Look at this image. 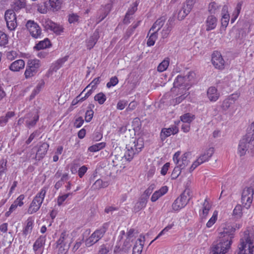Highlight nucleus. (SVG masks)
I'll use <instances>...</instances> for the list:
<instances>
[{"mask_svg": "<svg viewBox=\"0 0 254 254\" xmlns=\"http://www.w3.org/2000/svg\"><path fill=\"white\" fill-rule=\"evenodd\" d=\"M25 62L23 60H17L12 62L9 66V69L12 71H19L24 68Z\"/></svg>", "mask_w": 254, "mask_h": 254, "instance_id": "393cba45", "label": "nucleus"}, {"mask_svg": "<svg viewBox=\"0 0 254 254\" xmlns=\"http://www.w3.org/2000/svg\"><path fill=\"white\" fill-rule=\"evenodd\" d=\"M174 224L172 223V224H169L168 226H167L166 227H165L159 234L157 236V237L152 241H154L156 240H157V239H158L160 237H161L162 235H163V234H165L166 233H167V232H168L170 229H171L174 226Z\"/></svg>", "mask_w": 254, "mask_h": 254, "instance_id": "3c124183", "label": "nucleus"}, {"mask_svg": "<svg viewBox=\"0 0 254 254\" xmlns=\"http://www.w3.org/2000/svg\"><path fill=\"white\" fill-rule=\"evenodd\" d=\"M217 7L218 6L216 2H211L209 4L208 11L211 13H214Z\"/></svg>", "mask_w": 254, "mask_h": 254, "instance_id": "338daca9", "label": "nucleus"}, {"mask_svg": "<svg viewBox=\"0 0 254 254\" xmlns=\"http://www.w3.org/2000/svg\"><path fill=\"white\" fill-rule=\"evenodd\" d=\"M195 2V0H187L186 5L185 6L184 12L186 14H188L192 8H193L194 4Z\"/></svg>", "mask_w": 254, "mask_h": 254, "instance_id": "a18cd8bd", "label": "nucleus"}, {"mask_svg": "<svg viewBox=\"0 0 254 254\" xmlns=\"http://www.w3.org/2000/svg\"><path fill=\"white\" fill-rule=\"evenodd\" d=\"M140 22L141 21L139 20L136 23L132 24V25L128 28L127 33H128L129 35L133 33L134 30L140 25Z\"/></svg>", "mask_w": 254, "mask_h": 254, "instance_id": "0e129e2a", "label": "nucleus"}, {"mask_svg": "<svg viewBox=\"0 0 254 254\" xmlns=\"http://www.w3.org/2000/svg\"><path fill=\"white\" fill-rule=\"evenodd\" d=\"M108 224L104 223L101 227L96 230L91 236L86 239L85 243L87 247H89L98 242L104 235L108 228Z\"/></svg>", "mask_w": 254, "mask_h": 254, "instance_id": "423d86ee", "label": "nucleus"}, {"mask_svg": "<svg viewBox=\"0 0 254 254\" xmlns=\"http://www.w3.org/2000/svg\"><path fill=\"white\" fill-rule=\"evenodd\" d=\"M25 198L24 194H20L14 201V203L18 206L21 207L23 205V200Z\"/></svg>", "mask_w": 254, "mask_h": 254, "instance_id": "052dcab7", "label": "nucleus"}, {"mask_svg": "<svg viewBox=\"0 0 254 254\" xmlns=\"http://www.w3.org/2000/svg\"><path fill=\"white\" fill-rule=\"evenodd\" d=\"M47 190L48 188L44 187L35 195L28 208L27 212L28 214H32L39 210L43 202Z\"/></svg>", "mask_w": 254, "mask_h": 254, "instance_id": "39448f33", "label": "nucleus"}, {"mask_svg": "<svg viewBox=\"0 0 254 254\" xmlns=\"http://www.w3.org/2000/svg\"><path fill=\"white\" fill-rule=\"evenodd\" d=\"M170 63V59L169 58H165L161 63L159 64L157 67V70L159 72H163L165 71Z\"/></svg>", "mask_w": 254, "mask_h": 254, "instance_id": "4c0bfd02", "label": "nucleus"}, {"mask_svg": "<svg viewBox=\"0 0 254 254\" xmlns=\"http://www.w3.org/2000/svg\"><path fill=\"white\" fill-rule=\"evenodd\" d=\"M109 185L108 182H103L101 179H98L93 185L94 189H100L107 187Z\"/></svg>", "mask_w": 254, "mask_h": 254, "instance_id": "37998d69", "label": "nucleus"}, {"mask_svg": "<svg viewBox=\"0 0 254 254\" xmlns=\"http://www.w3.org/2000/svg\"><path fill=\"white\" fill-rule=\"evenodd\" d=\"M50 30L57 34H60L63 32L62 28L56 23H55V25L51 28Z\"/></svg>", "mask_w": 254, "mask_h": 254, "instance_id": "774afa93", "label": "nucleus"}, {"mask_svg": "<svg viewBox=\"0 0 254 254\" xmlns=\"http://www.w3.org/2000/svg\"><path fill=\"white\" fill-rule=\"evenodd\" d=\"M45 85V82L43 80H40L36 85L35 88L33 90L31 97H34L37 94H38L41 90L44 87Z\"/></svg>", "mask_w": 254, "mask_h": 254, "instance_id": "c03bdc74", "label": "nucleus"}, {"mask_svg": "<svg viewBox=\"0 0 254 254\" xmlns=\"http://www.w3.org/2000/svg\"><path fill=\"white\" fill-rule=\"evenodd\" d=\"M217 18L213 15L207 16L205 21V29L209 31L215 29L217 25Z\"/></svg>", "mask_w": 254, "mask_h": 254, "instance_id": "f3484780", "label": "nucleus"}, {"mask_svg": "<svg viewBox=\"0 0 254 254\" xmlns=\"http://www.w3.org/2000/svg\"><path fill=\"white\" fill-rule=\"evenodd\" d=\"M254 194V185L245 188L242 194L241 201L244 206L249 209L253 202Z\"/></svg>", "mask_w": 254, "mask_h": 254, "instance_id": "0eeeda50", "label": "nucleus"}, {"mask_svg": "<svg viewBox=\"0 0 254 254\" xmlns=\"http://www.w3.org/2000/svg\"><path fill=\"white\" fill-rule=\"evenodd\" d=\"M37 73H35L34 71L26 67L24 73V75L25 78L26 79H28L31 78L32 77L34 76Z\"/></svg>", "mask_w": 254, "mask_h": 254, "instance_id": "603ef678", "label": "nucleus"}, {"mask_svg": "<svg viewBox=\"0 0 254 254\" xmlns=\"http://www.w3.org/2000/svg\"><path fill=\"white\" fill-rule=\"evenodd\" d=\"M94 112L93 110H87L85 113V120L86 122H90L93 116Z\"/></svg>", "mask_w": 254, "mask_h": 254, "instance_id": "69168bd1", "label": "nucleus"}, {"mask_svg": "<svg viewBox=\"0 0 254 254\" xmlns=\"http://www.w3.org/2000/svg\"><path fill=\"white\" fill-rule=\"evenodd\" d=\"M211 207L212 205L209 203L208 199L205 198L198 211L200 219L202 221L206 219Z\"/></svg>", "mask_w": 254, "mask_h": 254, "instance_id": "2eb2a0df", "label": "nucleus"}, {"mask_svg": "<svg viewBox=\"0 0 254 254\" xmlns=\"http://www.w3.org/2000/svg\"><path fill=\"white\" fill-rule=\"evenodd\" d=\"M52 46L51 41L48 38H45L44 40L39 42L34 46V49L37 51L45 49L50 48Z\"/></svg>", "mask_w": 254, "mask_h": 254, "instance_id": "c85d7f7f", "label": "nucleus"}, {"mask_svg": "<svg viewBox=\"0 0 254 254\" xmlns=\"http://www.w3.org/2000/svg\"><path fill=\"white\" fill-rule=\"evenodd\" d=\"M41 66V62L37 59H31L28 61L26 67L37 73Z\"/></svg>", "mask_w": 254, "mask_h": 254, "instance_id": "a878e982", "label": "nucleus"}, {"mask_svg": "<svg viewBox=\"0 0 254 254\" xmlns=\"http://www.w3.org/2000/svg\"><path fill=\"white\" fill-rule=\"evenodd\" d=\"M147 38H148L146 44L147 46L151 47L153 46L158 38V33L152 31V33H148Z\"/></svg>", "mask_w": 254, "mask_h": 254, "instance_id": "2f4dec72", "label": "nucleus"}, {"mask_svg": "<svg viewBox=\"0 0 254 254\" xmlns=\"http://www.w3.org/2000/svg\"><path fill=\"white\" fill-rule=\"evenodd\" d=\"M143 249V245L139 244H135L133 247L132 254H141Z\"/></svg>", "mask_w": 254, "mask_h": 254, "instance_id": "6e6d98bb", "label": "nucleus"}, {"mask_svg": "<svg viewBox=\"0 0 254 254\" xmlns=\"http://www.w3.org/2000/svg\"><path fill=\"white\" fill-rule=\"evenodd\" d=\"M37 11L42 14H46L50 10V8L47 1L38 3L37 5Z\"/></svg>", "mask_w": 254, "mask_h": 254, "instance_id": "f704fd0d", "label": "nucleus"}, {"mask_svg": "<svg viewBox=\"0 0 254 254\" xmlns=\"http://www.w3.org/2000/svg\"><path fill=\"white\" fill-rule=\"evenodd\" d=\"M207 96L211 102H216L220 97V93L216 88L211 86L207 89Z\"/></svg>", "mask_w": 254, "mask_h": 254, "instance_id": "412c9836", "label": "nucleus"}, {"mask_svg": "<svg viewBox=\"0 0 254 254\" xmlns=\"http://www.w3.org/2000/svg\"><path fill=\"white\" fill-rule=\"evenodd\" d=\"M195 73L192 71L189 72L186 76L179 75L174 82V88H178L181 91H187L191 86V81L194 78Z\"/></svg>", "mask_w": 254, "mask_h": 254, "instance_id": "20e7f679", "label": "nucleus"}, {"mask_svg": "<svg viewBox=\"0 0 254 254\" xmlns=\"http://www.w3.org/2000/svg\"><path fill=\"white\" fill-rule=\"evenodd\" d=\"M73 194L72 192H69L63 195H59L57 197V204L58 206H61L63 204L64 202L67 199V198Z\"/></svg>", "mask_w": 254, "mask_h": 254, "instance_id": "09e8293b", "label": "nucleus"}, {"mask_svg": "<svg viewBox=\"0 0 254 254\" xmlns=\"http://www.w3.org/2000/svg\"><path fill=\"white\" fill-rule=\"evenodd\" d=\"M68 176H63V177L61 178V179L56 183L55 185V189L56 190L59 189L64 184V182L68 180Z\"/></svg>", "mask_w": 254, "mask_h": 254, "instance_id": "bf43d9fd", "label": "nucleus"}, {"mask_svg": "<svg viewBox=\"0 0 254 254\" xmlns=\"http://www.w3.org/2000/svg\"><path fill=\"white\" fill-rule=\"evenodd\" d=\"M155 188V185L154 184L150 185L149 187L144 191L142 196L147 199L148 198L150 195Z\"/></svg>", "mask_w": 254, "mask_h": 254, "instance_id": "8fccbe9b", "label": "nucleus"}, {"mask_svg": "<svg viewBox=\"0 0 254 254\" xmlns=\"http://www.w3.org/2000/svg\"><path fill=\"white\" fill-rule=\"evenodd\" d=\"M242 207L241 205L238 204L233 210V215L236 218H239L242 217Z\"/></svg>", "mask_w": 254, "mask_h": 254, "instance_id": "de8ad7c7", "label": "nucleus"}, {"mask_svg": "<svg viewBox=\"0 0 254 254\" xmlns=\"http://www.w3.org/2000/svg\"><path fill=\"white\" fill-rule=\"evenodd\" d=\"M168 191V187L166 186L162 187L159 190L155 191L151 197L152 202H155L161 196L165 195Z\"/></svg>", "mask_w": 254, "mask_h": 254, "instance_id": "5701e85b", "label": "nucleus"}, {"mask_svg": "<svg viewBox=\"0 0 254 254\" xmlns=\"http://www.w3.org/2000/svg\"><path fill=\"white\" fill-rule=\"evenodd\" d=\"M94 99L95 101H97L100 105L103 104L107 100V97L104 93L103 92H100L94 97Z\"/></svg>", "mask_w": 254, "mask_h": 254, "instance_id": "79ce46f5", "label": "nucleus"}, {"mask_svg": "<svg viewBox=\"0 0 254 254\" xmlns=\"http://www.w3.org/2000/svg\"><path fill=\"white\" fill-rule=\"evenodd\" d=\"M26 26L32 37L35 39L41 38L42 30L37 23L34 21L29 20L27 22Z\"/></svg>", "mask_w": 254, "mask_h": 254, "instance_id": "9b49d317", "label": "nucleus"}, {"mask_svg": "<svg viewBox=\"0 0 254 254\" xmlns=\"http://www.w3.org/2000/svg\"><path fill=\"white\" fill-rule=\"evenodd\" d=\"M144 139L142 137L132 139L127 145V151L125 157L127 160H131L134 155L138 154L144 148Z\"/></svg>", "mask_w": 254, "mask_h": 254, "instance_id": "7ed1b4c3", "label": "nucleus"}, {"mask_svg": "<svg viewBox=\"0 0 254 254\" xmlns=\"http://www.w3.org/2000/svg\"><path fill=\"white\" fill-rule=\"evenodd\" d=\"M194 118V115L190 113H186L180 117V120L182 122L189 124H190Z\"/></svg>", "mask_w": 254, "mask_h": 254, "instance_id": "ea45409f", "label": "nucleus"}, {"mask_svg": "<svg viewBox=\"0 0 254 254\" xmlns=\"http://www.w3.org/2000/svg\"><path fill=\"white\" fill-rule=\"evenodd\" d=\"M8 42V36L0 30V46H5Z\"/></svg>", "mask_w": 254, "mask_h": 254, "instance_id": "49530a36", "label": "nucleus"}, {"mask_svg": "<svg viewBox=\"0 0 254 254\" xmlns=\"http://www.w3.org/2000/svg\"><path fill=\"white\" fill-rule=\"evenodd\" d=\"M4 18L8 29L14 30L17 27L16 16L15 12L12 9L7 10L4 14Z\"/></svg>", "mask_w": 254, "mask_h": 254, "instance_id": "9d476101", "label": "nucleus"}, {"mask_svg": "<svg viewBox=\"0 0 254 254\" xmlns=\"http://www.w3.org/2000/svg\"><path fill=\"white\" fill-rule=\"evenodd\" d=\"M180 93L182 94V95L176 98V102L177 103H180L182 102L189 94L187 91H181Z\"/></svg>", "mask_w": 254, "mask_h": 254, "instance_id": "680f3d73", "label": "nucleus"}, {"mask_svg": "<svg viewBox=\"0 0 254 254\" xmlns=\"http://www.w3.org/2000/svg\"><path fill=\"white\" fill-rule=\"evenodd\" d=\"M106 146V142H101L89 146L88 148V150L91 152H96L104 149Z\"/></svg>", "mask_w": 254, "mask_h": 254, "instance_id": "7c9ffc66", "label": "nucleus"}, {"mask_svg": "<svg viewBox=\"0 0 254 254\" xmlns=\"http://www.w3.org/2000/svg\"><path fill=\"white\" fill-rule=\"evenodd\" d=\"M68 234L66 231H64L61 234V236L59 239L57 240V247L58 248V254H65L67 251V249H65V247L66 246V242L65 240L68 237Z\"/></svg>", "mask_w": 254, "mask_h": 254, "instance_id": "ddd939ff", "label": "nucleus"}, {"mask_svg": "<svg viewBox=\"0 0 254 254\" xmlns=\"http://www.w3.org/2000/svg\"><path fill=\"white\" fill-rule=\"evenodd\" d=\"M25 118L26 120L25 121L26 126L28 128H30L36 125L39 119V116L38 113L35 114H28Z\"/></svg>", "mask_w": 254, "mask_h": 254, "instance_id": "aec40b11", "label": "nucleus"}, {"mask_svg": "<svg viewBox=\"0 0 254 254\" xmlns=\"http://www.w3.org/2000/svg\"><path fill=\"white\" fill-rule=\"evenodd\" d=\"M211 62L215 68L223 70L225 68V62L220 52L215 51L211 56Z\"/></svg>", "mask_w": 254, "mask_h": 254, "instance_id": "f8f14e48", "label": "nucleus"}, {"mask_svg": "<svg viewBox=\"0 0 254 254\" xmlns=\"http://www.w3.org/2000/svg\"><path fill=\"white\" fill-rule=\"evenodd\" d=\"M14 116L15 113L14 112L9 111L7 112L5 116L0 117V126L1 127L4 126L8 120Z\"/></svg>", "mask_w": 254, "mask_h": 254, "instance_id": "72a5a7b5", "label": "nucleus"}, {"mask_svg": "<svg viewBox=\"0 0 254 254\" xmlns=\"http://www.w3.org/2000/svg\"><path fill=\"white\" fill-rule=\"evenodd\" d=\"M188 193L186 190L175 200L172 205L174 212H178L187 205L189 200L187 196Z\"/></svg>", "mask_w": 254, "mask_h": 254, "instance_id": "6e6552de", "label": "nucleus"}, {"mask_svg": "<svg viewBox=\"0 0 254 254\" xmlns=\"http://www.w3.org/2000/svg\"><path fill=\"white\" fill-rule=\"evenodd\" d=\"M49 147V145L46 143H42L39 147L37 155H39L41 158H43L47 153Z\"/></svg>", "mask_w": 254, "mask_h": 254, "instance_id": "c9c22d12", "label": "nucleus"}, {"mask_svg": "<svg viewBox=\"0 0 254 254\" xmlns=\"http://www.w3.org/2000/svg\"><path fill=\"white\" fill-rule=\"evenodd\" d=\"M214 152V148L210 147L195 161L190 167V171L194 170L198 166L208 161Z\"/></svg>", "mask_w": 254, "mask_h": 254, "instance_id": "1a4fd4ad", "label": "nucleus"}, {"mask_svg": "<svg viewBox=\"0 0 254 254\" xmlns=\"http://www.w3.org/2000/svg\"><path fill=\"white\" fill-rule=\"evenodd\" d=\"M79 16L76 13H71L68 16V21L70 24L78 22Z\"/></svg>", "mask_w": 254, "mask_h": 254, "instance_id": "864d4df0", "label": "nucleus"}, {"mask_svg": "<svg viewBox=\"0 0 254 254\" xmlns=\"http://www.w3.org/2000/svg\"><path fill=\"white\" fill-rule=\"evenodd\" d=\"M235 229L231 226L224 228L221 239L218 243H213L209 250V254H227L231 248Z\"/></svg>", "mask_w": 254, "mask_h": 254, "instance_id": "f257e3e1", "label": "nucleus"}, {"mask_svg": "<svg viewBox=\"0 0 254 254\" xmlns=\"http://www.w3.org/2000/svg\"><path fill=\"white\" fill-rule=\"evenodd\" d=\"M45 237L41 236L35 241L33 245V250L36 252L42 248L45 243Z\"/></svg>", "mask_w": 254, "mask_h": 254, "instance_id": "473e14b6", "label": "nucleus"}, {"mask_svg": "<svg viewBox=\"0 0 254 254\" xmlns=\"http://www.w3.org/2000/svg\"><path fill=\"white\" fill-rule=\"evenodd\" d=\"M118 82L119 80L117 76H115L114 77H112L110 79V81L107 83V87L108 88H110L112 86L116 85Z\"/></svg>", "mask_w": 254, "mask_h": 254, "instance_id": "4d7b16f0", "label": "nucleus"}, {"mask_svg": "<svg viewBox=\"0 0 254 254\" xmlns=\"http://www.w3.org/2000/svg\"><path fill=\"white\" fill-rule=\"evenodd\" d=\"M251 134L250 133H247L246 136L240 140L238 148V153L240 156H244L248 150V143L253 140L252 138H250Z\"/></svg>", "mask_w": 254, "mask_h": 254, "instance_id": "4468645a", "label": "nucleus"}, {"mask_svg": "<svg viewBox=\"0 0 254 254\" xmlns=\"http://www.w3.org/2000/svg\"><path fill=\"white\" fill-rule=\"evenodd\" d=\"M166 20V18L165 16H161L157 19L149 30V33H150L151 31H154L158 33V31L164 25Z\"/></svg>", "mask_w": 254, "mask_h": 254, "instance_id": "b1692460", "label": "nucleus"}, {"mask_svg": "<svg viewBox=\"0 0 254 254\" xmlns=\"http://www.w3.org/2000/svg\"><path fill=\"white\" fill-rule=\"evenodd\" d=\"M182 162V164H176L177 166L174 168L172 175H180L181 173V170L185 168L186 165H187L188 161L187 160V155L186 154L183 155Z\"/></svg>", "mask_w": 254, "mask_h": 254, "instance_id": "bb28decb", "label": "nucleus"}, {"mask_svg": "<svg viewBox=\"0 0 254 254\" xmlns=\"http://www.w3.org/2000/svg\"><path fill=\"white\" fill-rule=\"evenodd\" d=\"M26 5V0H14L13 4V7L15 11H18L20 9L25 8Z\"/></svg>", "mask_w": 254, "mask_h": 254, "instance_id": "e433bc0d", "label": "nucleus"}, {"mask_svg": "<svg viewBox=\"0 0 254 254\" xmlns=\"http://www.w3.org/2000/svg\"><path fill=\"white\" fill-rule=\"evenodd\" d=\"M237 254H254V234L245 231L240 239Z\"/></svg>", "mask_w": 254, "mask_h": 254, "instance_id": "f03ea898", "label": "nucleus"}, {"mask_svg": "<svg viewBox=\"0 0 254 254\" xmlns=\"http://www.w3.org/2000/svg\"><path fill=\"white\" fill-rule=\"evenodd\" d=\"M50 10L52 11H59L62 7V0H48V2Z\"/></svg>", "mask_w": 254, "mask_h": 254, "instance_id": "c756f323", "label": "nucleus"}, {"mask_svg": "<svg viewBox=\"0 0 254 254\" xmlns=\"http://www.w3.org/2000/svg\"><path fill=\"white\" fill-rule=\"evenodd\" d=\"M172 30V27L170 26H167L163 28L161 32L162 37L165 39L168 37L169 34Z\"/></svg>", "mask_w": 254, "mask_h": 254, "instance_id": "13d9d810", "label": "nucleus"}, {"mask_svg": "<svg viewBox=\"0 0 254 254\" xmlns=\"http://www.w3.org/2000/svg\"><path fill=\"white\" fill-rule=\"evenodd\" d=\"M232 104L233 103L227 98L223 101L221 108L222 110L226 111L231 107Z\"/></svg>", "mask_w": 254, "mask_h": 254, "instance_id": "5fc2aeb1", "label": "nucleus"}, {"mask_svg": "<svg viewBox=\"0 0 254 254\" xmlns=\"http://www.w3.org/2000/svg\"><path fill=\"white\" fill-rule=\"evenodd\" d=\"M18 56V54L16 51H11L7 53L6 57L8 60L13 61Z\"/></svg>", "mask_w": 254, "mask_h": 254, "instance_id": "e2e57ef3", "label": "nucleus"}, {"mask_svg": "<svg viewBox=\"0 0 254 254\" xmlns=\"http://www.w3.org/2000/svg\"><path fill=\"white\" fill-rule=\"evenodd\" d=\"M34 218L32 216L29 217L26 220L25 225L22 230V233L25 236L32 232L34 226Z\"/></svg>", "mask_w": 254, "mask_h": 254, "instance_id": "4be33fe9", "label": "nucleus"}, {"mask_svg": "<svg viewBox=\"0 0 254 254\" xmlns=\"http://www.w3.org/2000/svg\"><path fill=\"white\" fill-rule=\"evenodd\" d=\"M221 14V26L224 27V29H225L227 27L230 20V15L228 12V6L227 5H224L223 6Z\"/></svg>", "mask_w": 254, "mask_h": 254, "instance_id": "a211bd4d", "label": "nucleus"}, {"mask_svg": "<svg viewBox=\"0 0 254 254\" xmlns=\"http://www.w3.org/2000/svg\"><path fill=\"white\" fill-rule=\"evenodd\" d=\"M147 202V199L143 196L141 197L138 202L135 205V209L137 210H141L146 207Z\"/></svg>", "mask_w": 254, "mask_h": 254, "instance_id": "a19ab883", "label": "nucleus"}, {"mask_svg": "<svg viewBox=\"0 0 254 254\" xmlns=\"http://www.w3.org/2000/svg\"><path fill=\"white\" fill-rule=\"evenodd\" d=\"M179 132V128L176 126H173L169 128H163L161 130V137L162 140L170 136L171 134H177Z\"/></svg>", "mask_w": 254, "mask_h": 254, "instance_id": "6ab92c4d", "label": "nucleus"}, {"mask_svg": "<svg viewBox=\"0 0 254 254\" xmlns=\"http://www.w3.org/2000/svg\"><path fill=\"white\" fill-rule=\"evenodd\" d=\"M138 4L139 2L137 0H136L128 8L123 19L124 24L127 25L130 23V19L132 18V16L137 10Z\"/></svg>", "mask_w": 254, "mask_h": 254, "instance_id": "dca6fc26", "label": "nucleus"}, {"mask_svg": "<svg viewBox=\"0 0 254 254\" xmlns=\"http://www.w3.org/2000/svg\"><path fill=\"white\" fill-rule=\"evenodd\" d=\"M218 211L214 210L211 218L209 219L206 224L207 228H211L216 222L218 219Z\"/></svg>", "mask_w": 254, "mask_h": 254, "instance_id": "58836bf2", "label": "nucleus"}, {"mask_svg": "<svg viewBox=\"0 0 254 254\" xmlns=\"http://www.w3.org/2000/svg\"><path fill=\"white\" fill-rule=\"evenodd\" d=\"M99 39V35L98 32L94 33L89 39L86 41V45L87 49H92L96 44Z\"/></svg>", "mask_w": 254, "mask_h": 254, "instance_id": "cd10ccee", "label": "nucleus"}]
</instances>
